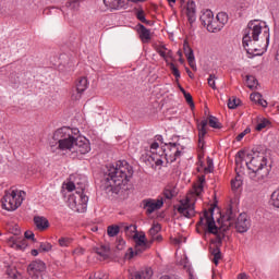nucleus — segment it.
Listing matches in <instances>:
<instances>
[{
    "mask_svg": "<svg viewBox=\"0 0 279 279\" xmlns=\"http://www.w3.org/2000/svg\"><path fill=\"white\" fill-rule=\"evenodd\" d=\"M116 247L117 250H119V252H121L122 250H125V240L118 238L116 241Z\"/></svg>",
    "mask_w": 279,
    "mask_h": 279,
    "instance_id": "nucleus-46",
    "label": "nucleus"
},
{
    "mask_svg": "<svg viewBox=\"0 0 279 279\" xmlns=\"http://www.w3.org/2000/svg\"><path fill=\"white\" fill-rule=\"evenodd\" d=\"M142 279H151L154 276V270L151 268H145L144 270L138 271Z\"/></svg>",
    "mask_w": 279,
    "mask_h": 279,
    "instance_id": "nucleus-37",
    "label": "nucleus"
},
{
    "mask_svg": "<svg viewBox=\"0 0 279 279\" xmlns=\"http://www.w3.org/2000/svg\"><path fill=\"white\" fill-rule=\"evenodd\" d=\"M245 162L250 172V179L257 184H265L269 178L270 168L267 166V157L263 153L252 156L243 150H239L235 155V165L241 167Z\"/></svg>",
    "mask_w": 279,
    "mask_h": 279,
    "instance_id": "nucleus-2",
    "label": "nucleus"
},
{
    "mask_svg": "<svg viewBox=\"0 0 279 279\" xmlns=\"http://www.w3.org/2000/svg\"><path fill=\"white\" fill-rule=\"evenodd\" d=\"M65 5L72 12H80V0H70Z\"/></svg>",
    "mask_w": 279,
    "mask_h": 279,
    "instance_id": "nucleus-32",
    "label": "nucleus"
},
{
    "mask_svg": "<svg viewBox=\"0 0 279 279\" xmlns=\"http://www.w3.org/2000/svg\"><path fill=\"white\" fill-rule=\"evenodd\" d=\"M216 20L218 21L220 27H225L228 23V13L220 12L217 14Z\"/></svg>",
    "mask_w": 279,
    "mask_h": 279,
    "instance_id": "nucleus-30",
    "label": "nucleus"
},
{
    "mask_svg": "<svg viewBox=\"0 0 279 279\" xmlns=\"http://www.w3.org/2000/svg\"><path fill=\"white\" fill-rule=\"evenodd\" d=\"M78 134V129H71L69 126L58 129L52 136L53 141H57V147L56 145H51V151L60 149V151L73 153V149L75 148V141Z\"/></svg>",
    "mask_w": 279,
    "mask_h": 279,
    "instance_id": "nucleus-5",
    "label": "nucleus"
},
{
    "mask_svg": "<svg viewBox=\"0 0 279 279\" xmlns=\"http://www.w3.org/2000/svg\"><path fill=\"white\" fill-rule=\"evenodd\" d=\"M184 98L190 107L195 108V102L193 101V96L191 95V93L184 92Z\"/></svg>",
    "mask_w": 279,
    "mask_h": 279,
    "instance_id": "nucleus-48",
    "label": "nucleus"
},
{
    "mask_svg": "<svg viewBox=\"0 0 279 279\" xmlns=\"http://www.w3.org/2000/svg\"><path fill=\"white\" fill-rule=\"evenodd\" d=\"M25 191L10 189L1 199L2 208L4 210H16L25 201Z\"/></svg>",
    "mask_w": 279,
    "mask_h": 279,
    "instance_id": "nucleus-8",
    "label": "nucleus"
},
{
    "mask_svg": "<svg viewBox=\"0 0 279 279\" xmlns=\"http://www.w3.org/2000/svg\"><path fill=\"white\" fill-rule=\"evenodd\" d=\"M238 279H250V276H247L245 272H241L238 275Z\"/></svg>",
    "mask_w": 279,
    "mask_h": 279,
    "instance_id": "nucleus-59",
    "label": "nucleus"
},
{
    "mask_svg": "<svg viewBox=\"0 0 279 279\" xmlns=\"http://www.w3.org/2000/svg\"><path fill=\"white\" fill-rule=\"evenodd\" d=\"M243 186V177L240 174L235 175L234 179L231 180V189L232 191H239Z\"/></svg>",
    "mask_w": 279,
    "mask_h": 279,
    "instance_id": "nucleus-27",
    "label": "nucleus"
},
{
    "mask_svg": "<svg viewBox=\"0 0 279 279\" xmlns=\"http://www.w3.org/2000/svg\"><path fill=\"white\" fill-rule=\"evenodd\" d=\"M271 202L275 208H279V189L271 194Z\"/></svg>",
    "mask_w": 279,
    "mask_h": 279,
    "instance_id": "nucleus-40",
    "label": "nucleus"
},
{
    "mask_svg": "<svg viewBox=\"0 0 279 279\" xmlns=\"http://www.w3.org/2000/svg\"><path fill=\"white\" fill-rule=\"evenodd\" d=\"M137 33L140 34L142 43H149V40H151V31L145 27V25L137 24Z\"/></svg>",
    "mask_w": 279,
    "mask_h": 279,
    "instance_id": "nucleus-17",
    "label": "nucleus"
},
{
    "mask_svg": "<svg viewBox=\"0 0 279 279\" xmlns=\"http://www.w3.org/2000/svg\"><path fill=\"white\" fill-rule=\"evenodd\" d=\"M124 232H128L129 230H136V226L130 225L123 227Z\"/></svg>",
    "mask_w": 279,
    "mask_h": 279,
    "instance_id": "nucleus-57",
    "label": "nucleus"
},
{
    "mask_svg": "<svg viewBox=\"0 0 279 279\" xmlns=\"http://www.w3.org/2000/svg\"><path fill=\"white\" fill-rule=\"evenodd\" d=\"M160 148V145L157 143V142H154L151 145H150V149L153 150H156V149H159Z\"/></svg>",
    "mask_w": 279,
    "mask_h": 279,
    "instance_id": "nucleus-60",
    "label": "nucleus"
},
{
    "mask_svg": "<svg viewBox=\"0 0 279 279\" xmlns=\"http://www.w3.org/2000/svg\"><path fill=\"white\" fill-rule=\"evenodd\" d=\"M130 279H142L141 272H138V271L131 272Z\"/></svg>",
    "mask_w": 279,
    "mask_h": 279,
    "instance_id": "nucleus-56",
    "label": "nucleus"
},
{
    "mask_svg": "<svg viewBox=\"0 0 279 279\" xmlns=\"http://www.w3.org/2000/svg\"><path fill=\"white\" fill-rule=\"evenodd\" d=\"M264 36L266 37V45H269V29L264 32Z\"/></svg>",
    "mask_w": 279,
    "mask_h": 279,
    "instance_id": "nucleus-62",
    "label": "nucleus"
},
{
    "mask_svg": "<svg viewBox=\"0 0 279 279\" xmlns=\"http://www.w3.org/2000/svg\"><path fill=\"white\" fill-rule=\"evenodd\" d=\"M182 241H186V239L185 238H175L173 240V243H174V245H180V243H182Z\"/></svg>",
    "mask_w": 279,
    "mask_h": 279,
    "instance_id": "nucleus-58",
    "label": "nucleus"
},
{
    "mask_svg": "<svg viewBox=\"0 0 279 279\" xmlns=\"http://www.w3.org/2000/svg\"><path fill=\"white\" fill-rule=\"evenodd\" d=\"M268 125H270L269 120L263 119V120H260V121L257 123V125L255 126V130H256L257 132H260V131L265 130V128H268Z\"/></svg>",
    "mask_w": 279,
    "mask_h": 279,
    "instance_id": "nucleus-39",
    "label": "nucleus"
},
{
    "mask_svg": "<svg viewBox=\"0 0 279 279\" xmlns=\"http://www.w3.org/2000/svg\"><path fill=\"white\" fill-rule=\"evenodd\" d=\"M209 123L210 128H214V130H221V123H219V119L215 116H209V121H207V124Z\"/></svg>",
    "mask_w": 279,
    "mask_h": 279,
    "instance_id": "nucleus-31",
    "label": "nucleus"
},
{
    "mask_svg": "<svg viewBox=\"0 0 279 279\" xmlns=\"http://www.w3.org/2000/svg\"><path fill=\"white\" fill-rule=\"evenodd\" d=\"M213 172V159L210 157L207 158V167L205 168V173Z\"/></svg>",
    "mask_w": 279,
    "mask_h": 279,
    "instance_id": "nucleus-51",
    "label": "nucleus"
},
{
    "mask_svg": "<svg viewBox=\"0 0 279 279\" xmlns=\"http://www.w3.org/2000/svg\"><path fill=\"white\" fill-rule=\"evenodd\" d=\"M86 88H88V78H86L85 76H82L76 81V85L72 89L71 100L80 101Z\"/></svg>",
    "mask_w": 279,
    "mask_h": 279,
    "instance_id": "nucleus-10",
    "label": "nucleus"
},
{
    "mask_svg": "<svg viewBox=\"0 0 279 279\" xmlns=\"http://www.w3.org/2000/svg\"><path fill=\"white\" fill-rule=\"evenodd\" d=\"M11 233L14 234L13 236H19V234H21V229L19 228V226H15L11 229Z\"/></svg>",
    "mask_w": 279,
    "mask_h": 279,
    "instance_id": "nucleus-55",
    "label": "nucleus"
},
{
    "mask_svg": "<svg viewBox=\"0 0 279 279\" xmlns=\"http://www.w3.org/2000/svg\"><path fill=\"white\" fill-rule=\"evenodd\" d=\"M187 62L191 69H193V71H197V65H195V56L192 57L191 59L190 57H187Z\"/></svg>",
    "mask_w": 279,
    "mask_h": 279,
    "instance_id": "nucleus-52",
    "label": "nucleus"
},
{
    "mask_svg": "<svg viewBox=\"0 0 279 279\" xmlns=\"http://www.w3.org/2000/svg\"><path fill=\"white\" fill-rule=\"evenodd\" d=\"M262 98H263V95H260V93H253L250 96L251 101H254L255 104H258Z\"/></svg>",
    "mask_w": 279,
    "mask_h": 279,
    "instance_id": "nucleus-49",
    "label": "nucleus"
},
{
    "mask_svg": "<svg viewBox=\"0 0 279 279\" xmlns=\"http://www.w3.org/2000/svg\"><path fill=\"white\" fill-rule=\"evenodd\" d=\"M162 230V227H160V223L153 225V227L149 229L150 236H156L158 232Z\"/></svg>",
    "mask_w": 279,
    "mask_h": 279,
    "instance_id": "nucleus-43",
    "label": "nucleus"
},
{
    "mask_svg": "<svg viewBox=\"0 0 279 279\" xmlns=\"http://www.w3.org/2000/svg\"><path fill=\"white\" fill-rule=\"evenodd\" d=\"M153 241H162V235H154Z\"/></svg>",
    "mask_w": 279,
    "mask_h": 279,
    "instance_id": "nucleus-63",
    "label": "nucleus"
},
{
    "mask_svg": "<svg viewBox=\"0 0 279 279\" xmlns=\"http://www.w3.org/2000/svg\"><path fill=\"white\" fill-rule=\"evenodd\" d=\"M170 71H172V75H174L175 80H180V70L175 66L174 63H169Z\"/></svg>",
    "mask_w": 279,
    "mask_h": 279,
    "instance_id": "nucleus-45",
    "label": "nucleus"
},
{
    "mask_svg": "<svg viewBox=\"0 0 279 279\" xmlns=\"http://www.w3.org/2000/svg\"><path fill=\"white\" fill-rule=\"evenodd\" d=\"M183 51L186 58L192 59L195 56V53L193 52V48H191V46L189 45V41L186 40L183 43Z\"/></svg>",
    "mask_w": 279,
    "mask_h": 279,
    "instance_id": "nucleus-34",
    "label": "nucleus"
},
{
    "mask_svg": "<svg viewBox=\"0 0 279 279\" xmlns=\"http://www.w3.org/2000/svg\"><path fill=\"white\" fill-rule=\"evenodd\" d=\"M241 106V99L236 97L229 98L228 100V108L230 110H235V108H239Z\"/></svg>",
    "mask_w": 279,
    "mask_h": 279,
    "instance_id": "nucleus-33",
    "label": "nucleus"
},
{
    "mask_svg": "<svg viewBox=\"0 0 279 279\" xmlns=\"http://www.w3.org/2000/svg\"><path fill=\"white\" fill-rule=\"evenodd\" d=\"M210 254L214 256L211 259L213 263L217 266L219 265V260H221V250L218 246H215L214 248H210Z\"/></svg>",
    "mask_w": 279,
    "mask_h": 279,
    "instance_id": "nucleus-26",
    "label": "nucleus"
},
{
    "mask_svg": "<svg viewBox=\"0 0 279 279\" xmlns=\"http://www.w3.org/2000/svg\"><path fill=\"white\" fill-rule=\"evenodd\" d=\"M58 243H59L60 247H69V245H71V243H73V239L63 236L58 240Z\"/></svg>",
    "mask_w": 279,
    "mask_h": 279,
    "instance_id": "nucleus-38",
    "label": "nucleus"
},
{
    "mask_svg": "<svg viewBox=\"0 0 279 279\" xmlns=\"http://www.w3.org/2000/svg\"><path fill=\"white\" fill-rule=\"evenodd\" d=\"M53 245L49 242H41L39 245V252H51Z\"/></svg>",
    "mask_w": 279,
    "mask_h": 279,
    "instance_id": "nucleus-41",
    "label": "nucleus"
},
{
    "mask_svg": "<svg viewBox=\"0 0 279 279\" xmlns=\"http://www.w3.org/2000/svg\"><path fill=\"white\" fill-rule=\"evenodd\" d=\"M218 223H221L217 227L215 218L213 217V209L210 211L205 210L204 215L199 218V221L196 223V231L204 230L208 234H215L219 243L223 241V232H228L232 226H235L236 232L243 234L250 230L252 222L250 217L245 213L240 214L236 217V210H233L232 207H229L226 213L218 219Z\"/></svg>",
    "mask_w": 279,
    "mask_h": 279,
    "instance_id": "nucleus-1",
    "label": "nucleus"
},
{
    "mask_svg": "<svg viewBox=\"0 0 279 279\" xmlns=\"http://www.w3.org/2000/svg\"><path fill=\"white\" fill-rule=\"evenodd\" d=\"M215 80H217V76L215 74H210L208 77V86H210L213 90H217V85L215 84Z\"/></svg>",
    "mask_w": 279,
    "mask_h": 279,
    "instance_id": "nucleus-47",
    "label": "nucleus"
},
{
    "mask_svg": "<svg viewBox=\"0 0 279 279\" xmlns=\"http://www.w3.org/2000/svg\"><path fill=\"white\" fill-rule=\"evenodd\" d=\"M205 184L206 177H198V182L193 185L192 191L186 194L185 199H181L180 204L174 206L180 215H183V217H186V219H192V217H195V202H197V197H202Z\"/></svg>",
    "mask_w": 279,
    "mask_h": 279,
    "instance_id": "nucleus-4",
    "label": "nucleus"
},
{
    "mask_svg": "<svg viewBox=\"0 0 279 279\" xmlns=\"http://www.w3.org/2000/svg\"><path fill=\"white\" fill-rule=\"evenodd\" d=\"M66 191H69L70 193L72 191H75V182H68L65 185Z\"/></svg>",
    "mask_w": 279,
    "mask_h": 279,
    "instance_id": "nucleus-54",
    "label": "nucleus"
},
{
    "mask_svg": "<svg viewBox=\"0 0 279 279\" xmlns=\"http://www.w3.org/2000/svg\"><path fill=\"white\" fill-rule=\"evenodd\" d=\"M10 243H12V247L15 250H26L27 248V240L17 238V236H11L9 238Z\"/></svg>",
    "mask_w": 279,
    "mask_h": 279,
    "instance_id": "nucleus-19",
    "label": "nucleus"
},
{
    "mask_svg": "<svg viewBox=\"0 0 279 279\" xmlns=\"http://www.w3.org/2000/svg\"><path fill=\"white\" fill-rule=\"evenodd\" d=\"M120 230L121 229L119 226L112 225L107 228V234H108V236H117V234H119Z\"/></svg>",
    "mask_w": 279,
    "mask_h": 279,
    "instance_id": "nucleus-35",
    "label": "nucleus"
},
{
    "mask_svg": "<svg viewBox=\"0 0 279 279\" xmlns=\"http://www.w3.org/2000/svg\"><path fill=\"white\" fill-rule=\"evenodd\" d=\"M46 270L47 266L45 265V262L40 259L32 262L27 267V274L33 278H36L38 276H47V274L45 272Z\"/></svg>",
    "mask_w": 279,
    "mask_h": 279,
    "instance_id": "nucleus-11",
    "label": "nucleus"
},
{
    "mask_svg": "<svg viewBox=\"0 0 279 279\" xmlns=\"http://www.w3.org/2000/svg\"><path fill=\"white\" fill-rule=\"evenodd\" d=\"M246 85L248 88H256V86H258V80H256V77H254L253 75H247L246 76Z\"/></svg>",
    "mask_w": 279,
    "mask_h": 279,
    "instance_id": "nucleus-36",
    "label": "nucleus"
},
{
    "mask_svg": "<svg viewBox=\"0 0 279 279\" xmlns=\"http://www.w3.org/2000/svg\"><path fill=\"white\" fill-rule=\"evenodd\" d=\"M135 245H149L147 244L145 234L135 236Z\"/></svg>",
    "mask_w": 279,
    "mask_h": 279,
    "instance_id": "nucleus-44",
    "label": "nucleus"
},
{
    "mask_svg": "<svg viewBox=\"0 0 279 279\" xmlns=\"http://www.w3.org/2000/svg\"><path fill=\"white\" fill-rule=\"evenodd\" d=\"M184 146L180 145V143H169L165 149L159 148L158 153L151 151L150 158L156 167H161L162 160L170 163L175 162L182 156Z\"/></svg>",
    "mask_w": 279,
    "mask_h": 279,
    "instance_id": "nucleus-7",
    "label": "nucleus"
},
{
    "mask_svg": "<svg viewBox=\"0 0 279 279\" xmlns=\"http://www.w3.org/2000/svg\"><path fill=\"white\" fill-rule=\"evenodd\" d=\"M198 130V147L199 149H204V145H206L205 138L206 134H208V120H202L197 123Z\"/></svg>",
    "mask_w": 279,
    "mask_h": 279,
    "instance_id": "nucleus-13",
    "label": "nucleus"
},
{
    "mask_svg": "<svg viewBox=\"0 0 279 279\" xmlns=\"http://www.w3.org/2000/svg\"><path fill=\"white\" fill-rule=\"evenodd\" d=\"M107 9L110 12L119 11V10H128V3L124 0H102Z\"/></svg>",
    "mask_w": 279,
    "mask_h": 279,
    "instance_id": "nucleus-14",
    "label": "nucleus"
},
{
    "mask_svg": "<svg viewBox=\"0 0 279 279\" xmlns=\"http://www.w3.org/2000/svg\"><path fill=\"white\" fill-rule=\"evenodd\" d=\"M89 279H108V274L104 271H97L89 276Z\"/></svg>",
    "mask_w": 279,
    "mask_h": 279,
    "instance_id": "nucleus-42",
    "label": "nucleus"
},
{
    "mask_svg": "<svg viewBox=\"0 0 279 279\" xmlns=\"http://www.w3.org/2000/svg\"><path fill=\"white\" fill-rule=\"evenodd\" d=\"M144 208H146V213L151 215L155 210H160L161 206L165 205V201L162 198H158L157 201H144Z\"/></svg>",
    "mask_w": 279,
    "mask_h": 279,
    "instance_id": "nucleus-15",
    "label": "nucleus"
},
{
    "mask_svg": "<svg viewBox=\"0 0 279 279\" xmlns=\"http://www.w3.org/2000/svg\"><path fill=\"white\" fill-rule=\"evenodd\" d=\"M251 132H252V130L250 128H246L242 133H240L235 137V141H238V142L243 141V138H245L246 134H250Z\"/></svg>",
    "mask_w": 279,
    "mask_h": 279,
    "instance_id": "nucleus-50",
    "label": "nucleus"
},
{
    "mask_svg": "<svg viewBox=\"0 0 279 279\" xmlns=\"http://www.w3.org/2000/svg\"><path fill=\"white\" fill-rule=\"evenodd\" d=\"M259 106H262L263 108H267V100L260 98V100L258 101Z\"/></svg>",
    "mask_w": 279,
    "mask_h": 279,
    "instance_id": "nucleus-61",
    "label": "nucleus"
},
{
    "mask_svg": "<svg viewBox=\"0 0 279 279\" xmlns=\"http://www.w3.org/2000/svg\"><path fill=\"white\" fill-rule=\"evenodd\" d=\"M104 173L108 186H125L134 175V170L128 161L120 160L114 165L106 166Z\"/></svg>",
    "mask_w": 279,
    "mask_h": 279,
    "instance_id": "nucleus-3",
    "label": "nucleus"
},
{
    "mask_svg": "<svg viewBox=\"0 0 279 279\" xmlns=\"http://www.w3.org/2000/svg\"><path fill=\"white\" fill-rule=\"evenodd\" d=\"M186 15L189 23L193 24L196 20V9H195V2H187L186 5Z\"/></svg>",
    "mask_w": 279,
    "mask_h": 279,
    "instance_id": "nucleus-21",
    "label": "nucleus"
},
{
    "mask_svg": "<svg viewBox=\"0 0 279 279\" xmlns=\"http://www.w3.org/2000/svg\"><path fill=\"white\" fill-rule=\"evenodd\" d=\"M5 274L11 279H23V275L16 270V267L9 266Z\"/></svg>",
    "mask_w": 279,
    "mask_h": 279,
    "instance_id": "nucleus-25",
    "label": "nucleus"
},
{
    "mask_svg": "<svg viewBox=\"0 0 279 279\" xmlns=\"http://www.w3.org/2000/svg\"><path fill=\"white\" fill-rule=\"evenodd\" d=\"M206 29L211 32V34H215L217 32H221V29H223V27L219 24V21L215 20V17H214L213 21L209 22V24L207 25Z\"/></svg>",
    "mask_w": 279,
    "mask_h": 279,
    "instance_id": "nucleus-24",
    "label": "nucleus"
},
{
    "mask_svg": "<svg viewBox=\"0 0 279 279\" xmlns=\"http://www.w3.org/2000/svg\"><path fill=\"white\" fill-rule=\"evenodd\" d=\"M175 195H178V193L175 192V189H173L171 186L165 187L163 197H166V199H173V197H175Z\"/></svg>",
    "mask_w": 279,
    "mask_h": 279,
    "instance_id": "nucleus-28",
    "label": "nucleus"
},
{
    "mask_svg": "<svg viewBox=\"0 0 279 279\" xmlns=\"http://www.w3.org/2000/svg\"><path fill=\"white\" fill-rule=\"evenodd\" d=\"M68 206L74 213H86L88 208V197L84 194L83 187L75 194L69 196Z\"/></svg>",
    "mask_w": 279,
    "mask_h": 279,
    "instance_id": "nucleus-9",
    "label": "nucleus"
},
{
    "mask_svg": "<svg viewBox=\"0 0 279 279\" xmlns=\"http://www.w3.org/2000/svg\"><path fill=\"white\" fill-rule=\"evenodd\" d=\"M263 34V26L258 20L251 21L247 24V28L244 31V36L242 38V45L250 54H258L260 51V46L258 45V37Z\"/></svg>",
    "mask_w": 279,
    "mask_h": 279,
    "instance_id": "nucleus-6",
    "label": "nucleus"
},
{
    "mask_svg": "<svg viewBox=\"0 0 279 279\" xmlns=\"http://www.w3.org/2000/svg\"><path fill=\"white\" fill-rule=\"evenodd\" d=\"M32 256H38V250L34 248L31 251Z\"/></svg>",
    "mask_w": 279,
    "mask_h": 279,
    "instance_id": "nucleus-64",
    "label": "nucleus"
},
{
    "mask_svg": "<svg viewBox=\"0 0 279 279\" xmlns=\"http://www.w3.org/2000/svg\"><path fill=\"white\" fill-rule=\"evenodd\" d=\"M95 252L105 260L110 256V247L108 245H100L95 248Z\"/></svg>",
    "mask_w": 279,
    "mask_h": 279,
    "instance_id": "nucleus-23",
    "label": "nucleus"
},
{
    "mask_svg": "<svg viewBox=\"0 0 279 279\" xmlns=\"http://www.w3.org/2000/svg\"><path fill=\"white\" fill-rule=\"evenodd\" d=\"M88 151H90V142L86 137L76 135L72 154L85 155L88 154Z\"/></svg>",
    "mask_w": 279,
    "mask_h": 279,
    "instance_id": "nucleus-12",
    "label": "nucleus"
},
{
    "mask_svg": "<svg viewBox=\"0 0 279 279\" xmlns=\"http://www.w3.org/2000/svg\"><path fill=\"white\" fill-rule=\"evenodd\" d=\"M135 16L137 21H141V23H145V25H150V21L145 17V11L143 9H140L135 12Z\"/></svg>",
    "mask_w": 279,
    "mask_h": 279,
    "instance_id": "nucleus-29",
    "label": "nucleus"
},
{
    "mask_svg": "<svg viewBox=\"0 0 279 279\" xmlns=\"http://www.w3.org/2000/svg\"><path fill=\"white\" fill-rule=\"evenodd\" d=\"M145 250H149V245L135 244L134 248L130 247L129 252L125 253V258H129V260H131V258H134V256H141V254H143Z\"/></svg>",
    "mask_w": 279,
    "mask_h": 279,
    "instance_id": "nucleus-16",
    "label": "nucleus"
},
{
    "mask_svg": "<svg viewBox=\"0 0 279 279\" xmlns=\"http://www.w3.org/2000/svg\"><path fill=\"white\" fill-rule=\"evenodd\" d=\"M34 223L40 232H44V230H47L49 228V220L43 216H35L34 217Z\"/></svg>",
    "mask_w": 279,
    "mask_h": 279,
    "instance_id": "nucleus-18",
    "label": "nucleus"
},
{
    "mask_svg": "<svg viewBox=\"0 0 279 279\" xmlns=\"http://www.w3.org/2000/svg\"><path fill=\"white\" fill-rule=\"evenodd\" d=\"M215 19V14H213V11L206 10L201 15V23L204 25V27H208V25L211 23V21Z\"/></svg>",
    "mask_w": 279,
    "mask_h": 279,
    "instance_id": "nucleus-22",
    "label": "nucleus"
},
{
    "mask_svg": "<svg viewBox=\"0 0 279 279\" xmlns=\"http://www.w3.org/2000/svg\"><path fill=\"white\" fill-rule=\"evenodd\" d=\"M24 236H25V239H28V240H31V241H36V239L34 238L35 235H34V232L33 231H26L25 233H24Z\"/></svg>",
    "mask_w": 279,
    "mask_h": 279,
    "instance_id": "nucleus-53",
    "label": "nucleus"
},
{
    "mask_svg": "<svg viewBox=\"0 0 279 279\" xmlns=\"http://www.w3.org/2000/svg\"><path fill=\"white\" fill-rule=\"evenodd\" d=\"M156 51L157 53H159V56L161 58H163V60L167 62V58H173V51L168 49L167 46L165 45H159V46H156Z\"/></svg>",
    "mask_w": 279,
    "mask_h": 279,
    "instance_id": "nucleus-20",
    "label": "nucleus"
}]
</instances>
